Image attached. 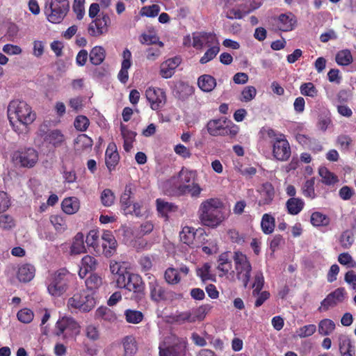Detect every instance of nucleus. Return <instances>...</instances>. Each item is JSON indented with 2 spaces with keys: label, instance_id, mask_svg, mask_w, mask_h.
I'll list each match as a JSON object with an SVG mask.
<instances>
[{
  "label": "nucleus",
  "instance_id": "nucleus-23",
  "mask_svg": "<svg viewBox=\"0 0 356 356\" xmlns=\"http://www.w3.org/2000/svg\"><path fill=\"white\" fill-rule=\"evenodd\" d=\"M181 60L178 57L168 59L160 66V74L164 79L170 78L175 73V69L179 66Z\"/></svg>",
  "mask_w": 356,
  "mask_h": 356
},
{
  "label": "nucleus",
  "instance_id": "nucleus-38",
  "mask_svg": "<svg viewBox=\"0 0 356 356\" xmlns=\"http://www.w3.org/2000/svg\"><path fill=\"white\" fill-rule=\"evenodd\" d=\"M89 56L92 64L99 65L104 60L106 51L102 47L96 46L92 49Z\"/></svg>",
  "mask_w": 356,
  "mask_h": 356
},
{
  "label": "nucleus",
  "instance_id": "nucleus-15",
  "mask_svg": "<svg viewBox=\"0 0 356 356\" xmlns=\"http://www.w3.org/2000/svg\"><path fill=\"white\" fill-rule=\"evenodd\" d=\"M273 155L278 161H287L291 156V147L285 136L274 141L273 144Z\"/></svg>",
  "mask_w": 356,
  "mask_h": 356
},
{
  "label": "nucleus",
  "instance_id": "nucleus-7",
  "mask_svg": "<svg viewBox=\"0 0 356 356\" xmlns=\"http://www.w3.org/2000/svg\"><path fill=\"white\" fill-rule=\"evenodd\" d=\"M96 305L94 292L83 291L81 293L74 294L67 300V307L70 309H79L83 312H89Z\"/></svg>",
  "mask_w": 356,
  "mask_h": 356
},
{
  "label": "nucleus",
  "instance_id": "nucleus-8",
  "mask_svg": "<svg viewBox=\"0 0 356 356\" xmlns=\"http://www.w3.org/2000/svg\"><path fill=\"white\" fill-rule=\"evenodd\" d=\"M38 152L33 147H26L14 152L12 160L23 168H31L35 165L38 161Z\"/></svg>",
  "mask_w": 356,
  "mask_h": 356
},
{
  "label": "nucleus",
  "instance_id": "nucleus-62",
  "mask_svg": "<svg viewBox=\"0 0 356 356\" xmlns=\"http://www.w3.org/2000/svg\"><path fill=\"white\" fill-rule=\"evenodd\" d=\"M210 309L211 307L209 305H202L197 309L191 311L192 318H194V322L197 321H202Z\"/></svg>",
  "mask_w": 356,
  "mask_h": 356
},
{
  "label": "nucleus",
  "instance_id": "nucleus-32",
  "mask_svg": "<svg viewBox=\"0 0 356 356\" xmlns=\"http://www.w3.org/2000/svg\"><path fill=\"white\" fill-rule=\"evenodd\" d=\"M197 85L203 92H209L216 86V81L209 74H203L198 78Z\"/></svg>",
  "mask_w": 356,
  "mask_h": 356
},
{
  "label": "nucleus",
  "instance_id": "nucleus-61",
  "mask_svg": "<svg viewBox=\"0 0 356 356\" xmlns=\"http://www.w3.org/2000/svg\"><path fill=\"white\" fill-rule=\"evenodd\" d=\"M175 208V207L172 204L157 199V212L165 218H167V213L173 211Z\"/></svg>",
  "mask_w": 356,
  "mask_h": 356
},
{
  "label": "nucleus",
  "instance_id": "nucleus-6",
  "mask_svg": "<svg viewBox=\"0 0 356 356\" xmlns=\"http://www.w3.org/2000/svg\"><path fill=\"white\" fill-rule=\"evenodd\" d=\"M233 259L236 277L243 282L244 287H247L252 270L250 262L247 256L241 252H235Z\"/></svg>",
  "mask_w": 356,
  "mask_h": 356
},
{
  "label": "nucleus",
  "instance_id": "nucleus-18",
  "mask_svg": "<svg viewBox=\"0 0 356 356\" xmlns=\"http://www.w3.org/2000/svg\"><path fill=\"white\" fill-rule=\"evenodd\" d=\"M296 22V18L291 13L281 14L275 19V25L277 29L284 32L293 30Z\"/></svg>",
  "mask_w": 356,
  "mask_h": 356
},
{
  "label": "nucleus",
  "instance_id": "nucleus-3",
  "mask_svg": "<svg viewBox=\"0 0 356 356\" xmlns=\"http://www.w3.org/2000/svg\"><path fill=\"white\" fill-rule=\"evenodd\" d=\"M222 207V202L216 198H211L202 202L199 214L203 225L211 227L218 226L225 218Z\"/></svg>",
  "mask_w": 356,
  "mask_h": 356
},
{
  "label": "nucleus",
  "instance_id": "nucleus-22",
  "mask_svg": "<svg viewBox=\"0 0 356 356\" xmlns=\"http://www.w3.org/2000/svg\"><path fill=\"white\" fill-rule=\"evenodd\" d=\"M120 156L117 150V146L114 143H110L105 153L106 165L109 171L113 170L118 163Z\"/></svg>",
  "mask_w": 356,
  "mask_h": 356
},
{
  "label": "nucleus",
  "instance_id": "nucleus-46",
  "mask_svg": "<svg viewBox=\"0 0 356 356\" xmlns=\"http://www.w3.org/2000/svg\"><path fill=\"white\" fill-rule=\"evenodd\" d=\"M51 224L58 233H63L67 229L65 219L60 215H52L49 218Z\"/></svg>",
  "mask_w": 356,
  "mask_h": 356
},
{
  "label": "nucleus",
  "instance_id": "nucleus-29",
  "mask_svg": "<svg viewBox=\"0 0 356 356\" xmlns=\"http://www.w3.org/2000/svg\"><path fill=\"white\" fill-rule=\"evenodd\" d=\"M195 230L193 227H184L179 234L180 240L192 248L198 247L195 240Z\"/></svg>",
  "mask_w": 356,
  "mask_h": 356
},
{
  "label": "nucleus",
  "instance_id": "nucleus-58",
  "mask_svg": "<svg viewBox=\"0 0 356 356\" xmlns=\"http://www.w3.org/2000/svg\"><path fill=\"white\" fill-rule=\"evenodd\" d=\"M256 95L257 90L254 86H246L241 92L240 100L243 102H249L254 99Z\"/></svg>",
  "mask_w": 356,
  "mask_h": 356
},
{
  "label": "nucleus",
  "instance_id": "nucleus-31",
  "mask_svg": "<svg viewBox=\"0 0 356 356\" xmlns=\"http://www.w3.org/2000/svg\"><path fill=\"white\" fill-rule=\"evenodd\" d=\"M305 207V202L300 197H291L286 202L287 212L293 216L300 213Z\"/></svg>",
  "mask_w": 356,
  "mask_h": 356
},
{
  "label": "nucleus",
  "instance_id": "nucleus-21",
  "mask_svg": "<svg viewBox=\"0 0 356 356\" xmlns=\"http://www.w3.org/2000/svg\"><path fill=\"white\" fill-rule=\"evenodd\" d=\"M259 192L258 205L259 207L270 205L275 197V189L273 185L270 183H265L261 186Z\"/></svg>",
  "mask_w": 356,
  "mask_h": 356
},
{
  "label": "nucleus",
  "instance_id": "nucleus-20",
  "mask_svg": "<svg viewBox=\"0 0 356 356\" xmlns=\"http://www.w3.org/2000/svg\"><path fill=\"white\" fill-rule=\"evenodd\" d=\"M131 53L128 49H125L122 53V61L121 69L118 74V79L122 83H126L129 79V69L132 65Z\"/></svg>",
  "mask_w": 356,
  "mask_h": 356
},
{
  "label": "nucleus",
  "instance_id": "nucleus-55",
  "mask_svg": "<svg viewBox=\"0 0 356 356\" xmlns=\"http://www.w3.org/2000/svg\"><path fill=\"white\" fill-rule=\"evenodd\" d=\"M300 91L302 95L312 98L318 95V90L312 82L302 83L300 87Z\"/></svg>",
  "mask_w": 356,
  "mask_h": 356
},
{
  "label": "nucleus",
  "instance_id": "nucleus-53",
  "mask_svg": "<svg viewBox=\"0 0 356 356\" xmlns=\"http://www.w3.org/2000/svg\"><path fill=\"white\" fill-rule=\"evenodd\" d=\"M311 223L316 227L326 226L330 222V218L325 214L316 211L311 216Z\"/></svg>",
  "mask_w": 356,
  "mask_h": 356
},
{
  "label": "nucleus",
  "instance_id": "nucleus-9",
  "mask_svg": "<svg viewBox=\"0 0 356 356\" xmlns=\"http://www.w3.org/2000/svg\"><path fill=\"white\" fill-rule=\"evenodd\" d=\"M207 131L213 136L234 137L238 133V127L235 124H228L225 120H213L208 122Z\"/></svg>",
  "mask_w": 356,
  "mask_h": 356
},
{
  "label": "nucleus",
  "instance_id": "nucleus-45",
  "mask_svg": "<svg viewBox=\"0 0 356 356\" xmlns=\"http://www.w3.org/2000/svg\"><path fill=\"white\" fill-rule=\"evenodd\" d=\"M318 173L323 183L326 185H333L338 181L337 177L325 167L320 168Z\"/></svg>",
  "mask_w": 356,
  "mask_h": 356
},
{
  "label": "nucleus",
  "instance_id": "nucleus-43",
  "mask_svg": "<svg viewBox=\"0 0 356 356\" xmlns=\"http://www.w3.org/2000/svg\"><path fill=\"white\" fill-rule=\"evenodd\" d=\"M208 47L209 49L206 51L204 54L201 57L200 60V63L201 64H205L212 60L220 51L219 42Z\"/></svg>",
  "mask_w": 356,
  "mask_h": 356
},
{
  "label": "nucleus",
  "instance_id": "nucleus-30",
  "mask_svg": "<svg viewBox=\"0 0 356 356\" xmlns=\"http://www.w3.org/2000/svg\"><path fill=\"white\" fill-rule=\"evenodd\" d=\"M61 207L63 212L66 214H74L79 210V200L76 197H66L63 200Z\"/></svg>",
  "mask_w": 356,
  "mask_h": 356
},
{
  "label": "nucleus",
  "instance_id": "nucleus-41",
  "mask_svg": "<svg viewBox=\"0 0 356 356\" xmlns=\"http://www.w3.org/2000/svg\"><path fill=\"white\" fill-rule=\"evenodd\" d=\"M124 318L128 323L138 324L144 318L143 314L136 309H128L124 312Z\"/></svg>",
  "mask_w": 356,
  "mask_h": 356
},
{
  "label": "nucleus",
  "instance_id": "nucleus-16",
  "mask_svg": "<svg viewBox=\"0 0 356 356\" xmlns=\"http://www.w3.org/2000/svg\"><path fill=\"white\" fill-rule=\"evenodd\" d=\"M190 272L189 268L184 264H181L177 268H168L164 274L165 281L170 284H177L180 282L181 275H187Z\"/></svg>",
  "mask_w": 356,
  "mask_h": 356
},
{
  "label": "nucleus",
  "instance_id": "nucleus-56",
  "mask_svg": "<svg viewBox=\"0 0 356 356\" xmlns=\"http://www.w3.org/2000/svg\"><path fill=\"white\" fill-rule=\"evenodd\" d=\"M353 61V57L349 50H342L336 55V62L340 65H348Z\"/></svg>",
  "mask_w": 356,
  "mask_h": 356
},
{
  "label": "nucleus",
  "instance_id": "nucleus-5",
  "mask_svg": "<svg viewBox=\"0 0 356 356\" xmlns=\"http://www.w3.org/2000/svg\"><path fill=\"white\" fill-rule=\"evenodd\" d=\"M69 8L70 3L67 0H47L44 13L47 20L53 24L61 22Z\"/></svg>",
  "mask_w": 356,
  "mask_h": 356
},
{
  "label": "nucleus",
  "instance_id": "nucleus-4",
  "mask_svg": "<svg viewBox=\"0 0 356 356\" xmlns=\"http://www.w3.org/2000/svg\"><path fill=\"white\" fill-rule=\"evenodd\" d=\"M72 275L65 268L51 274L46 281L47 291L53 297L63 296L69 289Z\"/></svg>",
  "mask_w": 356,
  "mask_h": 356
},
{
  "label": "nucleus",
  "instance_id": "nucleus-36",
  "mask_svg": "<svg viewBox=\"0 0 356 356\" xmlns=\"http://www.w3.org/2000/svg\"><path fill=\"white\" fill-rule=\"evenodd\" d=\"M131 187L127 186L124 191L120 197L121 209L124 215H128L130 213V208L133 206L131 201Z\"/></svg>",
  "mask_w": 356,
  "mask_h": 356
},
{
  "label": "nucleus",
  "instance_id": "nucleus-35",
  "mask_svg": "<svg viewBox=\"0 0 356 356\" xmlns=\"http://www.w3.org/2000/svg\"><path fill=\"white\" fill-rule=\"evenodd\" d=\"M275 227V219L270 213H264L261 220V228L265 234H272Z\"/></svg>",
  "mask_w": 356,
  "mask_h": 356
},
{
  "label": "nucleus",
  "instance_id": "nucleus-26",
  "mask_svg": "<svg viewBox=\"0 0 356 356\" xmlns=\"http://www.w3.org/2000/svg\"><path fill=\"white\" fill-rule=\"evenodd\" d=\"M35 267L30 264H24L19 266L17 276L22 282H30L35 276Z\"/></svg>",
  "mask_w": 356,
  "mask_h": 356
},
{
  "label": "nucleus",
  "instance_id": "nucleus-60",
  "mask_svg": "<svg viewBox=\"0 0 356 356\" xmlns=\"http://www.w3.org/2000/svg\"><path fill=\"white\" fill-rule=\"evenodd\" d=\"M33 312L28 308H24L17 312V319L23 323H29L33 319Z\"/></svg>",
  "mask_w": 356,
  "mask_h": 356
},
{
  "label": "nucleus",
  "instance_id": "nucleus-54",
  "mask_svg": "<svg viewBox=\"0 0 356 356\" xmlns=\"http://www.w3.org/2000/svg\"><path fill=\"white\" fill-rule=\"evenodd\" d=\"M264 284V277L262 271L258 270L255 273L254 276V282L252 287L253 288V296L259 293L261 291Z\"/></svg>",
  "mask_w": 356,
  "mask_h": 356
},
{
  "label": "nucleus",
  "instance_id": "nucleus-39",
  "mask_svg": "<svg viewBox=\"0 0 356 356\" xmlns=\"http://www.w3.org/2000/svg\"><path fill=\"white\" fill-rule=\"evenodd\" d=\"M85 242L88 247H92L97 254L99 253L98 249L101 243V239H99V235L97 230H90L86 236Z\"/></svg>",
  "mask_w": 356,
  "mask_h": 356
},
{
  "label": "nucleus",
  "instance_id": "nucleus-50",
  "mask_svg": "<svg viewBox=\"0 0 356 356\" xmlns=\"http://www.w3.org/2000/svg\"><path fill=\"white\" fill-rule=\"evenodd\" d=\"M139 41L143 44L150 45L156 44V33L153 26L148 27L147 31L139 37Z\"/></svg>",
  "mask_w": 356,
  "mask_h": 356
},
{
  "label": "nucleus",
  "instance_id": "nucleus-2",
  "mask_svg": "<svg viewBox=\"0 0 356 356\" xmlns=\"http://www.w3.org/2000/svg\"><path fill=\"white\" fill-rule=\"evenodd\" d=\"M197 172L183 167L180 171L162 184L163 193L168 195H182L191 181H196Z\"/></svg>",
  "mask_w": 356,
  "mask_h": 356
},
{
  "label": "nucleus",
  "instance_id": "nucleus-57",
  "mask_svg": "<svg viewBox=\"0 0 356 356\" xmlns=\"http://www.w3.org/2000/svg\"><path fill=\"white\" fill-rule=\"evenodd\" d=\"M196 272L197 275L200 277L203 282L212 280L211 264L209 263H205L202 266L198 267Z\"/></svg>",
  "mask_w": 356,
  "mask_h": 356
},
{
  "label": "nucleus",
  "instance_id": "nucleus-52",
  "mask_svg": "<svg viewBox=\"0 0 356 356\" xmlns=\"http://www.w3.org/2000/svg\"><path fill=\"white\" fill-rule=\"evenodd\" d=\"M260 134L263 138H269L273 144L274 141L280 140V138H283L284 135L275 131L270 127H262L260 130Z\"/></svg>",
  "mask_w": 356,
  "mask_h": 356
},
{
  "label": "nucleus",
  "instance_id": "nucleus-49",
  "mask_svg": "<svg viewBox=\"0 0 356 356\" xmlns=\"http://www.w3.org/2000/svg\"><path fill=\"white\" fill-rule=\"evenodd\" d=\"M124 355L135 354L137 351V345L135 338L133 336H127L122 340Z\"/></svg>",
  "mask_w": 356,
  "mask_h": 356
},
{
  "label": "nucleus",
  "instance_id": "nucleus-25",
  "mask_svg": "<svg viewBox=\"0 0 356 356\" xmlns=\"http://www.w3.org/2000/svg\"><path fill=\"white\" fill-rule=\"evenodd\" d=\"M232 268V261L228 252H223L218 256L217 260V269L219 276L227 275Z\"/></svg>",
  "mask_w": 356,
  "mask_h": 356
},
{
  "label": "nucleus",
  "instance_id": "nucleus-33",
  "mask_svg": "<svg viewBox=\"0 0 356 356\" xmlns=\"http://www.w3.org/2000/svg\"><path fill=\"white\" fill-rule=\"evenodd\" d=\"M122 136L124 139V149L126 152H129L133 147V143L135 140L136 133L129 130L126 125H120Z\"/></svg>",
  "mask_w": 356,
  "mask_h": 356
},
{
  "label": "nucleus",
  "instance_id": "nucleus-14",
  "mask_svg": "<svg viewBox=\"0 0 356 356\" xmlns=\"http://www.w3.org/2000/svg\"><path fill=\"white\" fill-rule=\"evenodd\" d=\"M109 268L116 286L118 287L122 284H124V279L130 272L128 270L127 264L125 262L113 260L110 262Z\"/></svg>",
  "mask_w": 356,
  "mask_h": 356
},
{
  "label": "nucleus",
  "instance_id": "nucleus-64",
  "mask_svg": "<svg viewBox=\"0 0 356 356\" xmlns=\"http://www.w3.org/2000/svg\"><path fill=\"white\" fill-rule=\"evenodd\" d=\"M74 127L80 131H85L89 124L90 122L87 117L84 115H79L75 118L74 122Z\"/></svg>",
  "mask_w": 356,
  "mask_h": 356
},
{
  "label": "nucleus",
  "instance_id": "nucleus-37",
  "mask_svg": "<svg viewBox=\"0 0 356 356\" xmlns=\"http://www.w3.org/2000/svg\"><path fill=\"white\" fill-rule=\"evenodd\" d=\"M92 140L86 134H80L75 139V149L82 152L90 149L92 146Z\"/></svg>",
  "mask_w": 356,
  "mask_h": 356
},
{
  "label": "nucleus",
  "instance_id": "nucleus-17",
  "mask_svg": "<svg viewBox=\"0 0 356 356\" xmlns=\"http://www.w3.org/2000/svg\"><path fill=\"white\" fill-rule=\"evenodd\" d=\"M346 291L343 288H338L330 293L321 303L319 311H326L330 307L341 302L345 299Z\"/></svg>",
  "mask_w": 356,
  "mask_h": 356
},
{
  "label": "nucleus",
  "instance_id": "nucleus-42",
  "mask_svg": "<svg viewBox=\"0 0 356 356\" xmlns=\"http://www.w3.org/2000/svg\"><path fill=\"white\" fill-rule=\"evenodd\" d=\"M129 214L134 215L137 217H146L149 214V207L144 202H135L130 208Z\"/></svg>",
  "mask_w": 356,
  "mask_h": 356
},
{
  "label": "nucleus",
  "instance_id": "nucleus-1",
  "mask_svg": "<svg viewBox=\"0 0 356 356\" xmlns=\"http://www.w3.org/2000/svg\"><path fill=\"white\" fill-rule=\"evenodd\" d=\"M8 118L13 130L19 136L26 133L27 128L36 119V113L25 101L12 100L7 108Z\"/></svg>",
  "mask_w": 356,
  "mask_h": 356
},
{
  "label": "nucleus",
  "instance_id": "nucleus-28",
  "mask_svg": "<svg viewBox=\"0 0 356 356\" xmlns=\"http://www.w3.org/2000/svg\"><path fill=\"white\" fill-rule=\"evenodd\" d=\"M97 261L94 257L90 255L83 257L79 266V276L84 278L89 272L95 269Z\"/></svg>",
  "mask_w": 356,
  "mask_h": 356
},
{
  "label": "nucleus",
  "instance_id": "nucleus-10",
  "mask_svg": "<svg viewBox=\"0 0 356 356\" xmlns=\"http://www.w3.org/2000/svg\"><path fill=\"white\" fill-rule=\"evenodd\" d=\"M78 323L72 317L64 316L56 324V334L63 338L72 337L79 332Z\"/></svg>",
  "mask_w": 356,
  "mask_h": 356
},
{
  "label": "nucleus",
  "instance_id": "nucleus-63",
  "mask_svg": "<svg viewBox=\"0 0 356 356\" xmlns=\"http://www.w3.org/2000/svg\"><path fill=\"white\" fill-rule=\"evenodd\" d=\"M354 239L353 234L349 230L344 231L339 238L341 245L346 249L349 248L353 243Z\"/></svg>",
  "mask_w": 356,
  "mask_h": 356
},
{
  "label": "nucleus",
  "instance_id": "nucleus-51",
  "mask_svg": "<svg viewBox=\"0 0 356 356\" xmlns=\"http://www.w3.org/2000/svg\"><path fill=\"white\" fill-rule=\"evenodd\" d=\"M96 317L103 319L106 321L113 322L115 321L116 316L115 313L106 307H100L96 310Z\"/></svg>",
  "mask_w": 356,
  "mask_h": 356
},
{
  "label": "nucleus",
  "instance_id": "nucleus-48",
  "mask_svg": "<svg viewBox=\"0 0 356 356\" xmlns=\"http://www.w3.org/2000/svg\"><path fill=\"white\" fill-rule=\"evenodd\" d=\"M102 278L96 273L91 274L86 280V285L88 292H93L98 289L102 284Z\"/></svg>",
  "mask_w": 356,
  "mask_h": 356
},
{
  "label": "nucleus",
  "instance_id": "nucleus-19",
  "mask_svg": "<svg viewBox=\"0 0 356 356\" xmlns=\"http://www.w3.org/2000/svg\"><path fill=\"white\" fill-rule=\"evenodd\" d=\"M110 23L108 15H103L97 17L89 25L88 32L92 36H99L107 31V27Z\"/></svg>",
  "mask_w": 356,
  "mask_h": 356
},
{
  "label": "nucleus",
  "instance_id": "nucleus-59",
  "mask_svg": "<svg viewBox=\"0 0 356 356\" xmlns=\"http://www.w3.org/2000/svg\"><path fill=\"white\" fill-rule=\"evenodd\" d=\"M316 331V326L314 324L304 325L296 330V334L300 338H306L313 335Z\"/></svg>",
  "mask_w": 356,
  "mask_h": 356
},
{
  "label": "nucleus",
  "instance_id": "nucleus-13",
  "mask_svg": "<svg viewBox=\"0 0 356 356\" xmlns=\"http://www.w3.org/2000/svg\"><path fill=\"white\" fill-rule=\"evenodd\" d=\"M192 38V46L196 49H202L204 47H210L218 42L216 35L212 33H194Z\"/></svg>",
  "mask_w": 356,
  "mask_h": 356
},
{
  "label": "nucleus",
  "instance_id": "nucleus-24",
  "mask_svg": "<svg viewBox=\"0 0 356 356\" xmlns=\"http://www.w3.org/2000/svg\"><path fill=\"white\" fill-rule=\"evenodd\" d=\"M339 348L341 356H354L355 353V346L350 337L345 334L339 337Z\"/></svg>",
  "mask_w": 356,
  "mask_h": 356
},
{
  "label": "nucleus",
  "instance_id": "nucleus-34",
  "mask_svg": "<svg viewBox=\"0 0 356 356\" xmlns=\"http://www.w3.org/2000/svg\"><path fill=\"white\" fill-rule=\"evenodd\" d=\"M159 348L160 356H184V350L179 345L165 347L164 344H160Z\"/></svg>",
  "mask_w": 356,
  "mask_h": 356
},
{
  "label": "nucleus",
  "instance_id": "nucleus-27",
  "mask_svg": "<svg viewBox=\"0 0 356 356\" xmlns=\"http://www.w3.org/2000/svg\"><path fill=\"white\" fill-rule=\"evenodd\" d=\"M84 235L81 232H78L73 238L70 248L71 255H76L86 252L85 246Z\"/></svg>",
  "mask_w": 356,
  "mask_h": 356
},
{
  "label": "nucleus",
  "instance_id": "nucleus-11",
  "mask_svg": "<svg viewBox=\"0 0 356 356\" xmlns=\"http://www.w3.org/2000/svg\"><path fill=\"white\" fill-rule=\"evenodd\" d=\"M118 288L133 292V299L137 301L144 296V284L140 276L136 273L129 272L124 279V284H122Z\"/></svg>",
  "mask_w": 356,
  "mask_h": 356
},
{
  "label": "nucleus",
  "instance_id": "nucleus-44",
  "mask_svg": "<svg viewBox=\"0 0 356 356\" xmlns=\"http://www.w3.org/2000/svg\"><path fill=\"white\" fill-rule=\"evenodd\" d=\"M315 179L311 178L306 180L301 188L302 195L312 200L314 199L316 197L315 189Z\"/></svg>",
  "mask_w": 356,
  "mask_h": 356
},
{
  "label": "nucleus",
  "instance_id": "nucleus-12",
  "mask_svg": "<svg viewBox=\"0 0 356 356\" xmlns=\"http://www.w3.org/2000/svg\"><path fill=\"white\" fill-rule=\"evenodd\" d=\"M118 243L109 230H104L101 236V243L98 249V254H102L106 257L113 256L117 250Z\"/></svg>",
  "mask_w": 356,
  "mask_h": 356
},
{
  "label": "nucleus",
  "instance_id": "nucleus-40",
  "mask_svg": "<svg viewBox=\"0 0 356 356\" xmlns=\"http://www.w3.org/2000/svg\"><path fill=\"white\" fill-rule=\"evenodd\" d=\"M46 143L54 147L60 146L65 140V136L60 130L54 129L49 132Z\"/></svg>",
  "mask_w": 356,
  "mask_h": 356
},
{
  "label": "nucleus",
  "instance_id": "nucleus-47",
  "mask_svg": "<svg viewBox=\"0 0 356 356\" xmlns=\"http://www.w3.org/2000/svg\"><path fill=\"white\" fill-rule=\"evenodd\" d=\"M334 329L335 323L330 319H323L318 323V332L323 336L330 335Z\"/></svg>",
  "mask_w": 356,
  "mask_h": 356
}]
</instances>
